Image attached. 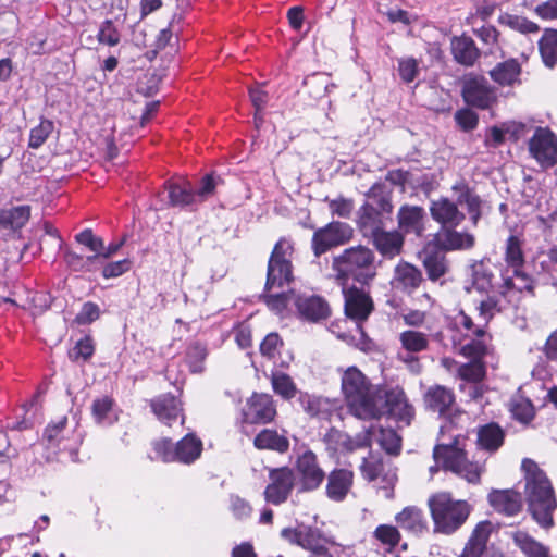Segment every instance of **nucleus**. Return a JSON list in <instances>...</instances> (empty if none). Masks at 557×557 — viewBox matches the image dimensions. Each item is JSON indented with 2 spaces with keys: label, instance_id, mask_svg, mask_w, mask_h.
Returning <instances> with one entry per match:
<instances>
[{
  "label": "nucleus",
  "instance_id": "nucleus-34",
  "mask_svg": "<svg viewBox=\"0 0 557 557\" xmlns=\"http://www.w3.org/2000/svg\"><path fill=\"white\" fill-rule=\"evenodd\" d=\"M253 444L258 449H270L281 454L286 453L289 448L288 438L272 429H264L258 433Z\"/></svg>",
  "mask_w": 557,
  "mask_h": 557
},
{
  "label": "nucleus",
  "instance_id": "nucleus-44",
  "mask_svg": "<svg viewBox=\"0 0 557 557\" xmlns=\"http://www.w3.org/2000/svg\"><path fill=\"white\" fill-rule=\"evenodd\" d=\"M498 23L522 34L537 33L540 27L536 23L524 16L504 13L499 15Z\"/></svg>",
  "mask_w": 557,
  "mask_h": 557
},
{
  "label": "nucleus",
  "instance_id": "nucleus-37",
  "mask_svg": "<svg viewBox=\"0 0 557 557\" xmlns=\"http://www.w3.org/2000/svg\"><path fill=\"white\" fill-rule=\"evenodd\" d=\"M424 211L421 207H403L398 212L399 227L405 233H422V219Z\"/></svg>",
  "mask_w": 557,
  "mask_h": 557
},
{
  "label": "nucleus",
  "instance_id": "nucleus-39",
  "mask_svg": "<svg viewBox=\"0 0 557 557\" xmlns=\"http://www.w3.org/2000/svg\"><path fill=\"white\" fill-rule=\"evenodd\" d=\"M539 49L544 64L554 67L557 64V29H546L539 41Z\"/></svg>",
  "mask_w": 557,
  "mask_h": 557
},
{
  "label": "nucleus",
  "instance_id": "nucleus-50",
  "mask_svg": "<svg viewBox=\"0 0 557 557\" xmlns=\"http://www.w3.org/2000/svg\"><path fill=\"white\" fill-rule=\"evenodd\" d=\"M67 419L61 418L57 423L50 424L45 431L44 438L50 448L66 449L67 446L63 443L64 437L61 435L66 426Z\"/></svg>",
  "mask_w": 557,
  "mask_h": 557
},
{
  "label": "nucleus",
  "instance_id": "nucleus-45",
  "mask_svg": "<svg viewBox=\"0 0 557 557\" xmlns=\"http://www.w3.org/2000/svg\"><path fill=\"white\" fill-rule=\"evenodd\" d=\"M208 349L198 342L191 343L186 350V362L193 373H201L205 370V360Z\"/></svg>",
  "mask_w": 557,
  "mask_h": 557
},
{
  "label": "nucleus",
  "instance_id": "nucleus-57",
  "mask_svg": "<svg viewBox=\"0 0 557 557\" xmlns=\"http://www.w3.org/2000/svg\"><path fill=\"white\" fill-rule=\"evenodd\" d=\"M53 131V123L48 120H42L39 125L30 131L28 146L30 148H39Z\"/></svg>",
  "mask_w": 557,
  "mask_h": 557
},
{
  "label": "nucleus",
  "instance_id": "nucleus-49",
  "mask_svg": "<svg viewBox=\"0 0 557 557\" xmlns=\"http://www.w3.org/2000/svg\"><path fill=\"white\" fill-rule=\"evenodd\" d=\"M30 215L29 207L20 206L0 213V223H4L12 228H21L28 221Z\"/></svg>",
  "mask_w": 557,
  "mask_h": 557
},
{
  "label": "nucleus",
  "instance_id": "nucleus-38",
  "mask_svg": "<svg viewBox=\"0 0 557 557\" xmlns=\"http://www.w3.org/2000/svg\"><path fill=\"white\" fill-rule=\"evenodd\" d=\"M515 544L528 557H550L549 548L542 543L535 541L528 533L517 531L512 534Z\"/></svg>",
  "mask_w": 557,
  "mask_h": 557
},
{
  "label": "nucleus",
  "instance_id": "nucleus-22",
  "mask_svg": "<svg viewBox=\"0 0 557 557\" xmlns=\"http://www.w3.org/2000/svg\"><path fill=\"white\" fill-rule=\"evenodd\" d=\"M294 304L299 314L308 321L317 322L326 319L330 314L329 304L317 295H298Z\"/></svg>",
  "mask_w": 557,
  "mask_h": 557
},
{
  "label": "nucleus",
  "instance_id": "nucleus-62",
  "mask_svg": "<svg viewBox=\"0 0 557 557\" xmlns=\"http://www.w3.org/2000/svg\"><path fill=\"white\" fill-rule=\"evenodd\" d=\"M283 342L277 333L268 334L260 344V352L268 359H274L282 347Z\"/></svg>",
  "mask_w": 557,
  "mask_h": 557
},
{
  "label": "nucleus",
  "instance_id": "nucleus-51",
  "mask_svg": "<svg viewBox=\"0 0 557 557\" xmlns=\"http://www.w3.org/2000/svg\"><path fill=\"white\" fill-rule=\"evenodd\" d=\"M298 401L304 411L310 417H318L327 409L326 399L307 393H300Z\"/></svg>",
  "mask_w": 557,
  "mask_h": 557
},
{
  "label": "nucleus",
  "instance_id": "nucleus-25",
  "mask_svg": "<svg viewBox=\"0 0 557 557\" xmlns=\"http://www.w3.org/2000/svg\"><path fill=\"white\" fill-rule=\"evenodd\" d=\"M455 403L453 391L446 386L433 385L424 394V404L428 410L446 416Z\"/></svg>",
  "mask_w": 557,
  "mask_h": 557
},
{
  "label": "nucleus",
  "instance_id": "nucleus-13",
  "mask_svg": "<svg viewBox=\"0 0 557 557\" xmlns=\"http://www.w3.org/2000/svg\"><path fill=\"white\" fill-rule=\"evenodd\" d=\"M478 309L480 319L479 323H474L473 320L463 312L460 313L458 324L466 331L467 336L484 337L486 324L496 312L505 310V306L502 304L500 299L487 297L486 299L481 300Z\"/></svg>",
  "mask_w": 557,
  "mask_h": 557
},
{
  "label": "nucleus",
  "instance_id": "nucleus-26",
  "mask_svg": "<svg viewBox=\"0 0 557 557\" xmlns=\"http://www.w3.org/2000/svg\"><path fill=\"white\" fill-rule=\"evenodd\" d=\"M151 409L157 418L166 425L181 418V424L184 423L185 417L182 414L180 400L173 395L163 394L151 400Z\"/></svg>",
  "mask_w": 557,
  "mask_h": 557
},
{
  "label": "nucleus",
  "instance_id": "nucleus-63",
  "mask_svg": "<svg viewBox=\"0 0 557 557\" xmlns=\"http://www.w3.org/2000/svg\"><path fill=\"white\" fill-rule=\"evenodd\" d=\"M455 121L462 131L469 132L478 126L479 117L470 109H461L455 113Z\"/></svg>",
  "mask_w": 557,
  "mask_h": 557
},
{
  "label": "nucleus",
  "instance_id": "nucleus-28",
  "mask_svg": "<svg viewBox=\"0 0 557 557\" xmlns=\"http://www.w3.org/2000/svg\"><path fill=\"white\" fill-rule=\"evenodd\" d=\"M493 278L491 267L484 261H476L471 265L470 284L466 285L465 289L468 293L487 294L493 287Z\"/></svg>",
  "mask_w": 557,
  "mask_h": 557
},
{
  "label": "nucleus",
  "instance_id": "nucleus-29",
  "mask_svg": "<svg viewBox=\"0 0 557 557\" xmlns=\"http://www.w3.org/2000/svg\"><path fill=\"white\" fill-rule=\"evenodd\" d=\"M451 53L454 59L465 66H471L480 57L474 40L468 36L454 37L451 39Z\"/></svg>",
  "mask_w": 557,
  "mask_h": 557
},
{
  "label": "nucleus",
  "instance_id": "nucleus-10",
  "mask_svg": "<svg viewBox=\"0 0 557 557\" xmlns=\"http://www.w3.org/2000/svg\"><path fill=\"white\" fill-rule=\"evenodd\" d=\"M461 84L462 98L471 107L484 110L497 100L495 88L482 75L467 74Z\"/></svg>",
  "mask_w": 557,
  "mask_h": 557
},
{
  "label": "nucleus",
  "instance_id": "nucleus-56",
  "mask_svg": "<svg viewBox=\"0 0 557 557\" xmlns=\"http://www.w3.org/2000/svg\"><path fill=\"white\" fill-rule=\"evenodd\" d=\"M97 38L100 44L114 47L120 44L121 34L114 26L113 22L107 20L100 25Z\"/></svg>",
  "mask_w": 557,
  "mask_h": 557
},
{
  "label": "nucleus",
  "instance_id": "nucleus-33",
  "mask_svg": "<svg viewBox=\"0 0 557 557\" xmlns=\"http://www.w3.org/2000/svg\"><path fill=\"white\" fill-rule=\"evenodd\" d=\"M505 432L497 423H487L478 431V445L481 449L495 453L504 444Z\"/></svg>",
  "mask_w": 557,
  "mask_h": 557
},
{
  "label": "nucleus",
  "instance_id": "nucleus-6",
  "mask_svg": "<svg viewBox=\"0 0 557 557\" xmlns=\"http://www.w3.org/2000/svg\"><path fill=\"white\" fill-rule=\"evenodd\" d=\"M333 270L336 273V281L341 285H344L350 277L357 282L367 283L375 274L373 253L362 246L348 248L333 259Z\"/></svg>",
  "mask_w": 557,
  "mask_h": 557
},
{
  "label": "nucleus",
  "instance_id": "nucleus-58",
  "mask_svg": "<svg viewBox=\"0 0 557 557\" xmlns=\"http://www.w3.org/2000/svg\"><path fill=\"white\" fill-rule=\"evenodd\" d=\"M486 352V344L483 337L471 338L460 348V354L472 360H480Z\"/></svg>",
  "mask_w": 557,
  "mask_h": 557
},
{
  "label": "nucleus",
  "instance_id": "nucleus-21",
  "mask_svg": "<svg viewBox=\"0 0 557 557\" xmlns=\"http://www.w3.org/2000/svg\"><path fill=\"white\" fill-rule=\"evenodd\" d=\"M430 213L432 219L441 226L460 225L466 219L465 213L458 209L457 203L446 197L431 201Z\"/></svg>",
  "mask_w": 557,
  "mask_h": 557
},
{
  "label": "nucleus",
  "instance_id": "nucleus-20",
  "mask_svg": "<svg viewBox=\"0 0 557 557\" xmlns=\"http://www.w3.org/2000/svg\"><path fill=\"white\" fill-rule=\"evenodd\" d=\"M283 539L292 544L312 552V555L327 554L320 534L308 527L297 529H283L281 532Z\"/></svg>",
  "mask_w": 557,
  "mask_h": 557
},
{
  "label": "nucleus",
  "instance_id": "nucleus-2",
  "mask_svg": "<svg viewBox=\"0 0 557 557\" xmlns=\"http://www.w3.org/2000/svg\"><path fill=\"white\" fill-rule=\"evenodd\" d=\"M525 479V499L532 518L544 529L554 525L553 513L557 500L553 486L546 474L531 459L522 461Z\"/></svg>",
  "mask_w": 557,
  "mask_h": 557
},
{
  "label": "nucleus",
  "instance_id": "nucleus-61",
  "mask_svg": "<svg viewBox=\"0 0 557 557\" xmlns=\"http://www.w3.org/2000/svg\"><path fill=\"white\" fill-rule=\"evenodd\" d=\"M94 350L95 348L91 338L85 337L76 343V345L70 350L69 356L74 361L79 359L86 361L92 356Z\"/></svg>",
  "mask_w": 557,
  "mask_h": 557
},
{
  "label": "nucleus",
  "instance_id": "nucleus-3",
  "mask_svg": "<svg viewBox=\"0 0 557 557\" xmlns=\"http://www.w3.org/2000/svg\"><path fill=\"white\" fill-rule=\"evenodd\" d=\"M468 438L458 433L454 434L449 442H442L435 445L433 458L436 466L430 467L433 476L441 466L445 471H450L470 484H479L481 475L485 471L483 463L471 461L468 458L466 446Z\"/></svg>",
  "mask_w": 557,
  "mask_h": 557
},
{
  "label": "nucleus",
  "instance_id": "nucleus-59",
  "mask_svg": "<svg viewBox=\"0 0 557 557\" xmlns=\"http://www.w3.org/2000/svg\"><path fill=\"white\" fill-rule=\"evenodd\" d=\"M250 100L252 106L255 107V124L257 127L261 125L263 122L262 110L264 109L268 102V94L260 88H250L249 89Z\"/></svg>",
  "mask_w": 557,
  "mask_h": 557
},
{
  "label": "nucleus",
  "instance_id": "nucleus-47",
  "mask_svg": "<svg viewBox=\"0 0 557 557\" xmlns=\"http://www.w3.org/2000/svg\"><path fill=\"white\" fill-rule=\"evenodd\" d=\"M510 411L512 417L523 424L531 422L535 416V409L531 400L521 396L511 400Z\"/></svg>",
  "mask_w": 557,
  "mask_h": 557
},
{
  "label": "nucleus",
  "instance_id": "nucleus-54",
  "mask_svg": "<svg viewBox=\"0 0 557 557\" xmlns=\"http://www.w3.org/2000/svg\"><path fill=\"white\" fill-rule=\"evenodd\" d=\"M154 456L152 459H160L163 462H174L176 460L175 445L169 438H160L152 443Z\"/></svg>",
  "mask_w": 557,
  "mask_h": 557
},
{
  "label": "nucleus",
  "instance_id": "nucleus-48",
  "mask_svg": "<svg viewBox=\"0 0 557 557\" xmlns=\"http://www.w3.org/2000/svg\"><path fill=\"white\" fill-rule=\"evenodd\" d=\"M458 376L463 381L462 384L480 383L485 376L484 363L480 360H471L458 368Z\"/></svg>",
  "mask_w": 557,
  "mask_h": 557
},
{
  "label": "nucleus",
  "instance_id": "nucleus-60",
  "mask_svg": "<svg viewBox=\"0 0 557 557\" xmlns=\"http://www.w3.org/2000/svg\"><path fill=\"white\" fill-rule=\"evenodd\" d=\"M383 470L382 458L377 455L370 454L368 457L363 458V463L361 466L362 474L369 481L375 480Z\"/></svg>",
  "mask_w": 557,
  "mask_h": 557
},
{
  "label": "nucleus",
  "instance_id": "nucleus-11",
  "mask_svg": "<svg viewBox=\"0 0 557 557\" xmlns=\"http://www.w3.org/2000/svg\"><path fill=\"white\" fill-rule=\"evenodd\" d=\"M532 158L543 168L557 164V136L547 127H537L528 141Z\"/></svg>",
  "mask_w": 557,
  "mask_h": 557
},
{
  "label": "nucleus",
  "instance_id": "nucleus-7",
  "mask_svg": "<svg viewBox=\"0 0 557 557\" xmlns=\"http://www.w3.org/2000/svg\"><path fill=\"white\" fill-rule=\"evenodd\" d=\"M358 225L366 237L373 240L383 253V185L375 183L366 194V201L359 209Z\"/></svg>",
  "mask_w": 557,
  "mask_h": 557
},
{
  "label": "nucleus",
  "instance_id": "nucleus-24",
  "mask_svg": "<svg viewBox=\"0 0 557 557\" xmlns=\"http://www.w3.org/2000/svg\"><path fill=\"white\" fill-rule=\"evenodd\" d=\"M488 503L499 513L512 517L522 509L520 493L512 490H494L488 494Z\"/></svg>",
  "mask_w": 557,
  "mask_h": 557
},
{
  "label": "nucleus",
  "instance_id": "nucleus-9",
  "mask_svg": "<svg viewBox=\"0 0 557 557\" xmlns=\"http://www.w3.org/2000/svg\"><path fill=\"white\" fill-rule=\"evenodd\" d=\"M414 408L409 403L403 387L385 382V420L392 421L397 429L410 425Z\"/></svg>",
  "mask_w": 557,
  "mask_h": 557
},
{
  "label": "nucleus",
  "instance_id": "nucleus-15",
  "mask_svg": "<svg viewBox=\"0 0 557 557\" xmlns=\"http://www.w3.org/2000/svg\"><path fill=\"white\" fill-rule=\"evenodd\" d=\"M510 270H506L503 274V284L500 292L495 298L500 299L502 304L506 307L505 301L513 302L518 300V294L523 290H533V280L523 271V268L512 269V274H509Z\"/></svg>",
  "mask_w": 557,
  "mask_h": 557
},
{
  "label": "nucleus",
  "instance_id": "nucleus-43",
  "mask_svg": "<svg viewBox=\"0 0 557 557\" xmlns=\"http://www.w3.org/2000/svg\"><path fill=\"white\" fill-rule=\"evenodd\" d=\"M170 203L174 207L194 208L197 206L196 196L189 186L170 184L168 186Z\"/></svg>",
  "mask_w": 557,
  "mask_h": 557
},
{
  "label": "nucleus",
  "instance_id": "nucleus-27",
  "mask_svg": "<svg viewBox=\"0 0 557 557\" xmlns=\"http://www.w3.org/2000/svg\"><path fill=\"white\" fill-rule=\"evenodd\" d=\"M354 482V473L346 469L333 470L327 476L326 495L333 502H343Z\"/></svg>",
  "mask_w": 557,
  "mask_h": 557
},
{
  "label": "nucleus",
  "instance_id": "nucleus-30",
  "mask_svg": "<svg viewBox=\"0 0 557 557\" xmlns=\"http://www.w3.org/2000/svg\"><path fill=\"white\" fill-rule=\"evenodd\" d=\"M492 531V524L488 521L480 522L473 530L460 557H482L486 547L487 540Z\"/></svg>",
  "mask_w": 557,
  "mask_h": 557
},
{
  "label": "nucleus",
  "instance_id": "nucleus-53",
  "mask_svg": "<svg viewBox=\"0 0 557 557\" xmlns=\"http://www.w3.org/2000/svg\"><path fill=\"white\" fill-rule=\"evenodd\" d=\"M75 239L81 245L87 247L90 251L95 252L94 256L87 257V261H95L99 258L103 249V240L96 236L91 230L86 228L75 236Z\"/></svg>",
  "mask_w": 557,
  "mask_h": 557
},
{
  "label": "nucleus",
  "instance_id": "nucleus-16",
  "mask_svg": "<svg viewBox=\"0 0 557 557\" xmlns=\"http://www.w3.org/2000/svg\"><path fill=\"white\" fill-rule=\"evenodd\" d=\"M270 480L264 491L265 500L280 505L287 499L294 487V473L289 468L273 469L270 471Z\"/></svg>",
  "mask_w": 557,
  "mask_h": 557
},
{
  "label": "nucleus",
  "instance_id": "nucleus-4",
  "mask_svg": "<svg viewBox=\"0 0 557 557\" xmlns=\"http://www.w3.org/2000/svg\"><path fill=\"white\" fill-rule=\"evenodd\" d=\"M343 294L345 298V313L347 318L355 322V330L349 333L336 331L338 324L332 325V332L336 336L350 345L356 346L364 352L372 351L374 349L373 341L364 333L360 323L369 317L373 309L371 298L362 290L358 288H347L346 283L342 285Z\"/></svg>",
  "mask_w": 557,
  "mask_h": 557
},
{
  "label": "nucleus",
  "instance_id": "nucleus-35",
  "mask_svg": "<svg viewBox=\"0 0 557 557\" xmlns=\"http://www.w3.org/2000/svg\"><path fill=\"white\" fill-rule=\"evenodd\" d=\"M421 272L409 263H401L395 269V276L392 281L393 286L411 292L421 283Z\"/></svg>",
  "mask_w": 557,
  "mask_h": 557
},
{
  "label": "nucleus",
  "instance_id": "nucleus-41",
  "mask_svg": "<svg viewBox=\"0 0 557 557\" xmlns=\"http://www.w3.org/2000/svg\"><path fill=\"white\" fill-rule=\"evenodd\" d=\"M396 521L399 527L412 532H421L425 528L423 513L414 506L404 508L403 511L396 516Z\"/></svg>",
  "mask_w": 557,
  "mask_h": 557
},
{
  "label": "nucleus",
  "instance_id": "nucleus-18",
  "mask_svg": "<svg viewBox=\"0 0 557 557\" xmlns=\"http://www.w3.org/2000/svg\"><path fill=\"white\" fill-rule=\"evenodd\" d=\"M457 207L466 208L473 225H476L481 218L482 199L475 190L465 181L455 183L451 187Z\"/></svg>",
  "mask_w": 557,
  "mask_h": 557
},
{
  "label": "nucleus",
  "instance_id": "nucleus-52",
  "mask_svg": "<svg viewBox=\"0 0 557 557\" xmlns=\"http://www.w3.org/2000/svg\"><path fill=\"white\" fill-rule=\"evenodd\" d=\"M399 339L403 347L410 352L426 349L429 343L425 334L417 331H405L400 334Z\"/></svg>",
  "mask_w": 557,
  "mask_h": 557
},
{
  "label": "nucleus",
  "instance_id": "nucleus-42",
  "mask_svg": "<svg viewBox=\"0 0 557 557\" xmlns=\"http://www.w3.org/2000/svg\"><path fill=\"white\" fill-rule=\"evenodd\" d=\"M505 262L507 270L523 268L524 265L522 240L517 235H510L506 240Z\"/></svg>",
  "mask_w": 557,
  "mask_h": 557
},
{
  "label": "nucleus",
  "instance_id": "nucleus-36",
  "mask_svg": "<svg viewBox=\"0 0 557 557\" xmlns=\"http://www.w3.org/2000/svg\"><path fill=\"white\" fill-rule=\"evenodd\" d=\"M91 412L95 421L100 425H111L119 419L117 410L112 398L103 396L94 400Z\"/></svg>",
  "mask_w": 557,
  "mask_h": 557
},
{
  "label": "nucleus",
  "instance_id": "nucleus-23",
  "mask_svg": "<svg viewBox=\"0 0 557 557\" xmlns=\"http://www.w3.org/2000/svg\"><path fill=\"white\" fill-rule=\"evenodd\" d=\"M422 263L429 280L436 282L449 270V263L445 251L429 243L422 252Z\"/></svg>",
  "mask_w": 557,
  "mask_h": 557
},
{
  "label": "nucleus",
  "instance_id": "nucleus-31",
  "mask_svg": "<svg viewBox=\"0 0 557 557\" xmlns=\"http://www.w3.org/2000/svg\"><path fill=\"white\" fill-rule=\"evenodd\" d=\"M177 462L190 465L201 455L202 441L194 433H188L175 444Z\"/></svg>",
  "mask_w": 557,
  "mask_h": 557
},
{
  "label": "nucleus",
  "instance_id": "nucleus-14",
  "mask_svg": "<svg viewBox=\"0 0 557 557\" xmlns=\"http://www.w3.org/2000/svg\"><path fill=\"white\" fill-rule=\"evenodd\" d=\"M457 226H441L433 237L432 245L443 251L471 249L475 243L474 236L465 231H457Z\"/></svg>",
  "mask_w": 557,
  "mask_h": 557
},
{
  "label": "nucleus",
  "instance_id": "nucleus-1",
  "mask_svg": "<svg viewBox=\"0 0 557 557\" xmlns=\"http://www.w3.org/2000/svg\"><path fill=\"white\" fill-rule=\"evenodd\" d=\"M342 393L349 412L361 420L380 419L382 414V396L377 386L355 366L342 373Z\"/></svg>",
  "mask_w": 557,
  "mask_h": 557
},
{
  "label": "nucleus",
  "instance_id": "nucleus-17",
  "mask_svg": "<svg viewBox=\"0 0 557 557\" xmlns=\"http://www.w3.org/2000/svg\"><path fill=\"white\" fill-rule=\"evenodd\" d=\"M276 416L274 400L269 394L255 393L246 404L244 417L250 423H269Z\"/></svg>",
  "mask_w": 557,
  "mask_h": 557
},
{
  "label": "nucleus",
  "instance_id": "nucleus-64",
  "mask_svg": "<svg viewBox=\"0 0 557 557\" xmlns=\"http://www.w3.org/2000/svg\"><path fill=\"white\" fill-rule=\"evenodd\" d=\"M404 237L399 232H385V258H393L403 248Z\"/></svg>",
  "mask_w": 557,
  "mask_h": 557
},
{
  "label": "nucleus",
  "instance_id": "nucleus-12",
  "mask_svg": "<svg viewBox=\"0 0 557 557\" xmlns=\"http://www.w3.org/2000/svg\"><path fill=\"white\" fill-rule=\"evenodd\" d=\"M352 227L344 222H331L317 230L312 237V249L317 257L325 253L333 247L344 245L352 237Z\"/></svg>",
  "mask_w": 557,
  "mask_h": 557
},
{
  "label": "nucleus",
  "instance_id": "nucleus-19",
  "mask_svg": "<svg viewBox=\"0 0 557 557\" xmlns=\"http://www.w3.org/2000/svg\"><path fill=\"white\" fill-rule=\"evenodd\" d=\"M296 467L304 490L311 491L320 486L324 479V472L318 463L315 454L306 450L298 457Z\"/></svg>",
  "mask_w": 557,
  "mask_h": 557
},
{
  "label": "nucleus",
  "instance_id": "nucleus-5",
  "mask_svg": "<svg viewBox=\"0 0 557 557\" xmlns=\"http://www.w3.org/2000/svg\"><path fill=\"white\" fill-rule=\"evenodd\" d=\"M428 504L435 531L444 534H450L458 530L471 511V507L466 500H455L446 492L432 495Z\"/></svg>",
  "mask_w": 557,
  "mask_h": 557
},
{
  "label": "nucleus",
  "instance_id": "nucleus-40",
  "mask_svg": "<svg viewBox=\"0 0 557 557\" xmlns=\"http://www.w3.org/2000/svg\"><path fill=\"white\" fill-rule=\"evenodd\" d=\"M329 442L334 445V449L339 453H351L366 446V436L351 437L339 431H332L329 434Z\"/></svg>",
  "mask_w": 557,
  "mask_h": 557
},
{
  "label": "nucleus",
  "instance_id": "nucleus-8",
  "mask_svg": "<svg viewBox=\"0 0 557 557\" xmlns=\"http://www.w3.org/2000/svg\"><path fill=\"white\" fill-rule=\"evenodd\" d=\"M293 252L292 244L286 239L276 243L268 264L265 289L281 288L292 280V264L289 257Z\"/></svg>",
  "mask_w": 557,
  "mask_h": 557
},
{
  "label": "nucleus",
  "instance_id": "nucleus-32",
  "mask_svg": "<svg viewBox=\"0 0 557 557\" xmlns=\"http://www.w3.org/2000/svg\"><path fill=\"white\" fill-rule=\"evenodd\" d=\"M521 66L515 59L496 64L491 71V78L500 86H512L519 83Z\"/></svg>",
  "mask_w": 557,
  "mask_h": 557
},
{
  "label": "nucleus",
  "instance_id": "nucleus-46",
  "mask_svg": "<svg viewBox=\"0 0 557 557\" xmlns=\"http://www.w3.org/2000/svg\"><path fill=\"white\" fill-rule=\"evenodd\" d=\"M273 391L284 399H292L297 394V387L292 377L283 372H274L271 376Z\"/></svg>",
  "mask_w": 557,
  "mask_h": 557
},
{
  "label": "nucleus",
  "instance_id": "nucleus-55",
  "mask_svg": "<svg viewBox=\"0 0 557 557\" xmlns=\"http://www.w3.org/2000/svg\"><path fill=\"white\" fill-rule=\"evenodd\" d=\"M397 72L404 83H412L420 72L418 60L411 57L399 59Z\"/></svg>",
  "mask_w": 557,
  "mask_h": 557
}]
</instances>
